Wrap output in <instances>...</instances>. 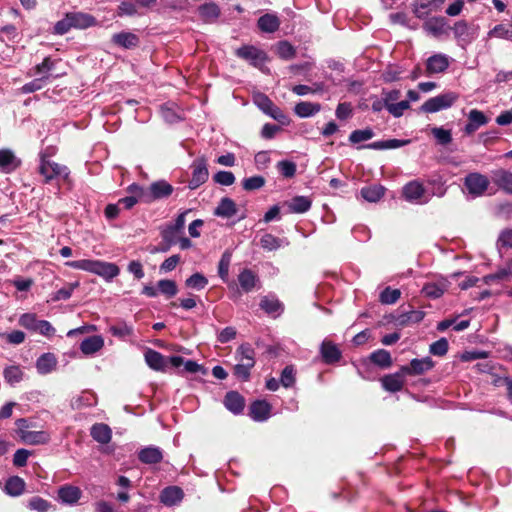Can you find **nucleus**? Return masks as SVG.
Returning <instances> with one entry per match:
<instances>
[{
    "label": "nucleus",
    "mask_w": 512,
    "mask_h": 512,
    "mask_svg": "<svg viewBox=\"0 0 512 512\" xmlns=\"http://www.w3.org/2000/svg\"><path fill=\"white\" fill-rule=\"evenodd\" d=\"M66 265L73 269L94 273L107 281L115 278L120 272L119 267L116 264L100 260H73L66 262Z\"/></svg>",
    "instance_id": "obj_1"
},
{
    "label": "nucleus",
    "mask_w": 512,
    "mask_h": 512,
    "mask_svg": "<svg viewBox=\"0 0 512 512\" xmlns=\"http://www.w3.org/2000/svg\"><path fill=\"white\" fill-rule=\"evenodd\" d=\"M131 196L118 200L119 207L131 209L137 202L150 203L160 198V181H155L149 188H143L136 184L129 186Z\"/></svg>",
    "instance_id": "obj_2"
},
{
    "label": "nucleus",
    "mask_w": 512,
    "mask_h": 512,
    "mask_svg": "<svg viewBox=\"0 0 512 512\" xmlns=\"http://www.w3.org/2000/svg\"><path fill=\"white\" fill-rule=\"evenodd\" d=\"M191 210H185L180 213L175 219L174 223L168 224L164 230H162V252L167 251L171 246L174 245L177 238L184 234L185 217Z\"/></svg>",
    "instance_id": "obj_3"
},
{
    "label": "nucleus",
    "mask_w": 512,
    "mask_h": 512,
    "mask_svg": "<svg viewBox=\"0 0 512 512\" xmlns=\"http://www.w3.org/2000/svg\"><path fill=\"white\" fill-rule=\"evenodd\" d=\"M19 324L27 330L38 332L39 334L52 337L55 334V328L47 320H40L36 314L25 313L21 315Z\"/></svg>",
    "instance_id": "obj_4"
},
{
    "label": "nucleus",
    "mask_w": 512,
    "mask_h": 512,
    "mask_svg": "<svg viewBox=\"0 0 512 512\" xmlns=\"http://www.w3.org/2000/svg\"><path fill=\"white\" fill-rule=\"evenodd\" d=\"M38 171L40 175L44 177V183H49L53 179H57L59 177L67 180L70 174L67 166L60 165L51 160L41 161Z\"/></svg>",
    "instance_id": "obj_5"
},
{
    "label": "nucleus",
    "mask_w": 512,
    "mask_h": 512,
    "mask_svg": "<svg viewBox=\"0 0 512 512\" xmlns=\"http://www.w3.org/2000/svg\"><path fill=\"white\" fill-rule=\"evenodd\" d=\"M235 54L256 68H262L268 60L267 54L253 45H244L238 48Z\"/></svg>",
    "instance_id": "obj_6"
},
{
    "label": "nucleus",
    "mask_w": 512,
    "mask_h": 512,
    "mask_svg": "<svg viewBox=\"0 0 512 512\" xmlns=\"http://www.w3.org/2000/svg\"><path fill=\"white\" fill-rule=\"evenodd\" d=\"M192 168V177L189 180L188 188L191 190H195L205 182H207L209 178V171L207 167V160L204 156L198 157L195 159L191 165Z\"/></svg>",
    "instance_id": "obj_7"
},
{
    "label": "nucleus",
    "mask_w": 512,
    "mask_h": 512,
    "mask_svg": "<svg viewBox=\"0 0 512 512\" xmlns=\"http://www.w3.org/2000/svg\"><path fill=\"white\" fill-rule=\"evenodd\" d=\"M489 184L488 177L478 172L469 173L464 178V185L467 191L476 197L482 196L487 191Z\"/></svg>",
    "instance_id": "obj_8"
},
{
    "label": "nucleus",
    "mask_w": 512,
    "mask_h": 512,
    "mask_svg": "<svg viewBox=\"0 0 512 512\" xmlns=\"http://www.w3.org/2000/svg\"><path fill=\"white\" fill-rule=\"evenodd\" d=\"M434 367V361L430 357L422 359L414 358L408 365L401 366V372L409 376L422 375Z\"/></svg>",
    "instance_id": "obj_9"
},
{
    "label": "nucleus",
    "mask_w": 512,
    "mask_h": 512,
    "mask_svg": "<svg viewBox=\"0 0 512 512\" xmlns=\"http://www.w3.org/2000/svg\"><path fill=\"white\" fill-rule=\"evenodd\" d=\"M424 316L425 312L423 311L410 310L398 314H390L389 321L393 322L396 326L405 327L410 324L421 322Z\"/></svg>",
    "instance_id": "obj_10"
},
{
    "label": "nucleus",
    "mask_w": 512,
    "mask_h": 512,
    "mask_svg": "<svg viewBox=\"0 0 512 512\" xmlns=\"http://www.w3.org/2000/svg\"><path fill=\"white\" fill-rule=\"evenodd\" d=\"M322 361L327 365L339 362L342 358V352L338 346L330 340H323L320 346Z\"/></svg>",
    "instance_id": "obj_11"
},
{
    "label": "nucleus",
    "mask_w": 512,
    "mask_h": 512,
    "mask_svg": "<svg viewBox=\"0 0 512 512\" xmlns=\"http://www.w3.org/2000/svg\"><path fill=\"white\" fill-rule=\"evenodd\" d=\"M254 103L265 114L269 115L282 124L286 123L287 117L280 108L274 105V103L271 101V98H254Z\"/></svg>",
    "instance_id": "obj_12"
},
{
    "label": "nucleus",
    "mask_w": 512,
    "mask_h": 512,
    "mask_svg": "<svg viewBox=\"0 0 512 512\" xmlns=\"http://www.w3.org/2000/svg\"><path fill=\"white\" fill-rule=\"evenodd\" d=\"M489 122V118L480 110L472 109L468 114V121L464 127V133L472 135L481 126L486 125Z\"/></svg>",
    "instance_id": "obj_13"
},
{
    "label": "nucleus",
    "mask_w": 512,
    "mask_h": 512,
    "mask_svg": "<svg viewBox=\"0 0 512 512\" xmlns=\"http://www.w3.org/2000/svg\"><path fill=\"white\" fill-rule=\"evenodd\" d=\"M492 182L502 191L512 195V172L503 168L492 171Z\"/></svg>",
    "instance_id": "obj_14"
},
{
    "label": "nucleus",
    "mask_w": 512,
    "mask_h": 512,
    "mask_svg": "<svg viewBox=\"0 0 512 512\" xmlns=\"http://www.w3.org/2000/svg\"><path fill=\"white\" fill-rule=\"evenodd\" d=\"M404 376L406 375L401 372V368L393 374L384 375L381 378L382 387L391 393L399 392L404 387Z\"/></svg>",
    "instance_id": "obj_15"
},
{
    "label": "nucleus",
    "mask_w": 512,
    "mask_h": 512,
    "mask_svg": "<svg viewBox=\"0 0 512 512\" xmlns=\"http://www.w3.org/2000/svg\"><path fill=\"white\" fill-rule=\"evenodd\" d=\"M423 29L434 37H440L447 31V20L442 16L431 17L424 22Z\"/></svg>",
    "instance_id": "obj_16"
},
{
    "label": "nucleus",
    "mask_w": 512,
    "mask_h": 512,
    "mask_svg": "<svg viewBox=\"0 0 512 512\" xmlns=\"http://www.w3.org/2000/svg\"><path fill=\"white\" fill-rule=\"evenodd\" d=\"M271 408L266 400H255L249 407V415L255 421H265L270 416Z\"/></svg>",
    "instance_id": "obj_17"
},
{
    "label": "nucleus",
    "mask_w": 512,
    "mask_h": 512,
    "mask_svg": "<svg viewBox=\"0 0 512 512\" xmlns=\"http://www.w3.org/2000/svg\"><path fill=\"white\" fill-rule=\"evenodd\" d=\"M111 42L121 48L124 49H132L139 45V37L132 33L122 31L120 33H116L112 36Z\"/></svg>",
    "instance_id": "obj_18"
},
{
    "label": "nucleus",
    "mask_w": 512,
    "mask_h": 512,
    "mask_svg": "<svg viewBox=\"0 0 512 512\" xmlns=\"http://www.w3.org/2000/svg\"><path fill=\"white\" fill-rule=\"evenodd\" d=\"M225 407L234 414H239L244 410L245 399L237 391H229L224 397Z\"/></svg>",
    "instance_id": "obj_19"
},
{
    "label": "nucleus",
    "mask_w": 512,
    "mask_h": 512,
    "mask_svg": "<svg viewBox=\"0 0 512 512\" xmlns=\"http://www.w3.org/2000/svg\"><path fill=\"white\" fill-rule=\"evenodd\" d=\"M260 308L269 315L278 316L284 310L283 303L273 295L263 296L259 303Z\"/></svg>",
    "instance_id": "obj_20"
},
{
    "label": "nucleus",
    "mask_w": 512,
    "mask_h": 512,
    "mask_svg": "<svg viewBox=\"0 0 512 512\" xmlns=\"http://www.w3.org/2000/svg\"><path fill=\"white\" fill-rule=\"evenodd\" d=\"M426 190L418 180H413L404 185L402 194L407 201H417L422 198Z\"/></svg>",
    "instance_id": "obj_21"
},
{
    "label": "nucleus",
    "mask_w": 512,
    "mask_h": 512,
    "mask_svg": "<svg viewBox=\"0 0 512 512\" xmlns=\"http://www.w3.org/2000/svg\"><path fill=\"white\" fill-rule=\"evenodd\" d=\"M184 498V491L179 486H168L162 489V504L174 506Z\"/></svg>",
    "instance_id": "obj_22"
},
{
    "label": "nucleus",
    "mask_w": 512,
    "mask_h": 512,
    "mask_svg": "<svg viewBox=\"0 0 512 512\" xmlns=\"http://www.w3.org/2000/svg\"><path fill=\"white\" fill-rule=\"evenodd\" d=\"M411 142L410 139H388V140H381L376 141L373 143H369L366 145H362L359 147V149L366 148V149H373V150H386V149H396L403 146L408 145Z\"/></svg>",
    "instance_id": "obj_23"
},
{
    "label": "nucleus",
    "mask_w": 512,
    "mask_h": 512,
    "mask_svg": "<svg viewBox=\"0 0 512 512\" xmlns=\"http://www.w3.org/2000/svg\"><path fill=\"white\" fill-rule=\"evenodd\" d=\"M238 282L245 293L251 292L259 283V278L251 269L244 268L238 275Z\"/></svg>",
    "instance_id": "obj_24"
},
{
    "label": "nucleus",
    "mask_w": 512,
    "mask_h": 512,
    "mask_svg": "<svg viewBox=\"0 0 512 512\" xmlns=\"http://www.w3.org/2000/svg\"><path fill=\"white\" fill-rule=\"evenodd\" d=\"M280 23L276 14L266 13L258 19L257 26L264 33H274L279 29Z\"/></svg>",
    "instance_id": "obj_25"
},
{
    "label": "nucleus",
    "mask_w": 512,
    "mask_h": 512,
    "mask_svg": "<svg viewBox=\"0 0 512 512\" xmlns=\"http://www.w3.org/2000/svg\"><path fill=\"white\" fill-rule=\"evenodd\" d=\"M449 66V58L444 54H435L428 58L426 70L428 73H441Z\"/></svg>",
    "instance_id": "obj_26"
},
{
    "label": "nucleus",
    "mask_w": 512,
    "mask_h": 512,
    "mask_svg": "<svg viewBox=\"0 0 512 512\" xmlns=\"http://www.w3.org/2000/svg\"><path fill=\"white\" fill-rule=\"evenodd\" d=\"M455 98H429L422 106L421 110L426 113H435L452 106Z\"/></svg>",
    "instance_id": "obj_27"
},
{
    "label": "nucleus",
    "mask_w": 512,
    "mask_h": 512,
    "mask_svg": "<svg viewBox=\"0 0 512 512\" xmlns=\"http://www.w3.org/2000/svg\"><path fill=\"white\" fill-rule=\"evenodd\" d=\"M21 161L16 158L15 154L9 149L0 150V168L2 171L8 173L17 169Z\"/></svg>",
    "instance_id": "obj_28"
},
{
    "label": "nucleus",
    "mask_w": 512,
    "mask_h": 512,
    "mask_svg": "<svg viewBox=\"0 0 512 512\" xmlns=\"http://www.w3.org/2000/svg\"><path fill=\"white\" fill-rule=\"evenodd\" d=\"M290 213H305L312 205V201L307 196H295L290 201L285 202Z\"/></svg>",
    "instance_id": "obj_29"
},
{
    "label": "nucleus",
    "mask_w": 512,
    "mask_h": 512,
    "mask_svg": "<svg viewBox=\"0 0 512 512\" xmlns=\"http://www.w3.org/2000/svg\"><path fill=\"white\" fill-rule=\"evenodd\" d=\"M104 346V340L99 335H93L85 338L80 344V350L85 355H91L98 352Z\"/></svg>",
    "instance_id": "obj_30"
},
{
    "label": "nucleus",
    "mask_w": 512,
    "mask_h": 512,
    "mask_svg": "<svg viewBox=\"0 0 512 512\" xmlns=\"http://www.w3.org/2000/svg\"><path fill=\"white\" fill-rule=\"evenodd\" d=\"M82 495L79 487L73 485H64L58 490V497L67 504L76 503Z\"/></svg>",
    "instance_id": "obj_31"
},
{
    "label": "nucleus",
    "mask_w": 512,
    "mask_h": 512,
    "mask_svg": "<svg viewBox=\"0 0 512 512\" xmlns=\"http://www.w3.org/2000/svg\"><path fill=\"white\" fill-rule=\"evenodd\" d=\"M71 19L73 28L86 29L96 25V19L90 14L82 12L68 13Z\"/></svg>",
    "instance_id": "obj_32"
},
{
    "label": "nucleus",
    "mask_w": 512,
    "mask_h": 512,
    "mask_svg": "<svg viewBox=\"0 0 512 512\" xmlns=\"http://www.w3.org/2000/svg\"><path fill=\"white\" fill-rule=\"evenodd\" d=\"M90 434L95 441L101 444L109 443L112 437V431L110 427L104 423L94 424L91 427Z\"/></svg>",
    "instance_id": "obj_33"
},
{
    "label": "nucleus",
    "mask_w": 512,
    "mask_h": 512,
    "mask_svg": "<svg viewBox=\"0 0 512 512\" xmlns=\"http://www.w3.org/2000/svg\"><path fill=\"white\" fill-rule=\"evenodd\" d=\"M57 365V358L53 353H44L36 361V368L40 374L51 373Z\"/></svg>",
    "instance_id": "obj_34"
},
{
    "label": "nucleus",
    "mask_w": 512,
    "mask_h": 512,
    "mask_svg": "<svg viewBox=\"0 0 512 512\" xmlns=\"http://www.w3.org/2000/svg\"><path fill=\"white\" fill-rule=\"evenodd\" d=\"M321 110V104L302 101L295 105L294 112L300 118H307L317 114Z\"/></svg>",
    "instance_id": "obj_35"
},
{
    "label": "nucleus",
    "mask_w": 512,
    "mask_h": 512,
    "mask_svg": "<svg viewBox=\"0 0 512 512\" xmlns=\"http://www.w3.org/2000/svg\"><path fill=\"white\" fill-rule=\"evenodd\" d=\"M237 213V207L235 202L228 197H224L220 200L218 206L214 210V215L223 217V218H231Z\"/></svg>",
    "instance_id": "obj_36"
},
{
    "label": "nucleus",
    "mask_w": 512,
    "mask_h": 512,
    "mask_svg": "<svg viewBox=\"0 0 512 512\" xmlns=\"http://www.w3.org/2000/svg\"><path fill=\"white\" fill-rule=\"evenodd\" d=\"M452 29L454 36L464 43H470L475 38L472 29L464 20L456 22Z\"/></svg>",
    "instance_id": "obj_37"
},
{
    "label": "nucleus",
    "mask_w": 512,
    "mask_h": 512,
    "mask_svg": "<svg viewBox=\"0 0 512 512\" xmlns=\"http://www.w3.org/2000/svg\"><path fill=\"white\" fill-rule=\"evenodd\" d=\"M235 358L240 363H248L251 367L255 366V350L248 343L241 344L236 349Z\"/></svg>",
    "instance_id": "obj_38"
},
{
    "label": "nucleus",
    "mask_w": 512,
    "mask_h": 512,
    "mask_svg": "<svg viewBox=\"0 0 512 512\" xmlns=\"http://www.w3.org/2000/svg\"><path fill=\"white\" fill-rule=\"evenodd\" d=\"M369 359L374 365L382 369L391 367L393 363L390 352L385 349H378L372 352Z\"/></svg>",
    "instance_id": "obj_39"
},
{
    "label": "nucleus",
    "mask_w": 512,
    "mask_h": 512,
    "mask_svg": "<svg viewBox=\"0 0 512 512\" xmlns=\"http://www.w3.org/2000/svg\"><path fill=\"white\" fill-rule=\"evenodd\" d=\"M21 439L31 445L44 444L48 441V435L44 431L21 430Z\"/></svg>",
    "instance_id": "obj_40"
},
{
    "label": "nucleus",
    "mask_w": 512,
    "mask_h": 512,
    "mask_svg": "<svg viewBox=\"0 0 512 512\" xmlns=\"http://www.w3.org/2000/svg\"><path fill=\"white\" fill-rule=\"evenodd\" d=\"M25 489V482L19 476L9 477L5 483V492L10 496H19Z\"/></svg>",
    "instance_id": "obj_41"
},
{
    "label": "nucleus",
    "mask_w": 512,
    "mask_h": 512,
    "mask_svg": "<svg viewBox=\"0 0 512 512\" xmlns=\"http://www.w3.org/2000/svg\"><path fill=\"white\" fill-rule=\"evenodd\" d=\"M385 194V188L381 185H373L363 187L361 196L368 202L374 203L379 201Z\"/></svg>",
    "instance_id": "obj_42"
},
{
    "label": "nucleus",
    "mask_w": 512,
    "mask_h": 512,
    "mask_svg": "<svg viewBox=\"0 0 512 512\" xmlns=\"http://www.w3.org/2000/svg\"><path fill=\"white\" fill-rule=\"evenodd\" d=\"M185 359L181 356H163L162 355V372H166L170 369H176L178 373H182L181 367L183 368Z\"/></svg>",
    "instance_id": "obj_43"
},
{
    "label": "nucleus",
    "mask_w": 512,
    "mask_h": 512,
    "mask_svg": "<svg viewBox=\"0 0 512 512\" xmlns=\"http://www.w3.org/2000/svg\"><path fill=\"white\" fill-rule=\"evenodd\" d=\"M138 458L146 464L158 463L160 461V450L151 447L144 448L139 452Z\"/></svg>",
    "instance_id": "obj_44"
},
{
    "label": "nucleus",
    "mask_w": 512,
    "mask_h": 512,
    "mask_svg": "<svg viewBox=\"0 0 512 512\" xmlns=\"http://www.w3.org/2000/svg\"><path fill=\"white\" fill-rule=\"evenodd\" d=\"M431 134L441 146H447L453 140L451 130L444 129L443 127H433Z\"/></svg>",
    "instance_id": "obj_45"
},
{
    "label": "nucleus",
    "mask_w": 512,
    "mask_h": 512,
    "mask_svg": "<svg viewBox=\"0 0 512 512\" xmlns=\"http://www.w3.org/2000/svg\"><path fill=\"white\" fill-rule=\"evenodd\" d=\"M401 297V291L399 289H392L386 287L379 295V301L382 304L390 305L396 303Z\"/></svg>",
    "instance_id": "obj_46"
},
{
    "label": "nucleus",
    "mask_w": 512,
    "mask_h": 512,
    "mask_svg": "<svg viewBox=\"0 0 512 512\" xmlns=\"http://www.w3.org/2000/svg\"><path fill=\"white\" fill-rule=\"evenodd\" d=\"M207 284L208 279L202 273L199 272L192 274L185 281V285L188 288H192L198 291L204 289L207 286Z\"/></svg>",
    "instance_id": "obj_47"
},
{
    "label": "nucleus",
    "mask_w": 512,
    "mask_h": 512,
    "mask_svg": "<svg viewBox=\"0 0 512 512\" xmlns=\"http://www.w3.org/2000/svg\"><path fill=\"white\" fill-rule=\"evenodd\" d=\"M374 131L371 128L354 130L349 135V141L352 144H358L374 137Z\"/></svg>",
    "instance_id": "obj_48"
},
{
    "label": "nucleus",
    "mask_w": 512,
    "mask_h": 512,
    "mask_svg": "<svg viewBox=\"0 0 512 512\" xmlns=\"http://www.w3.org/2000/svg\"><path fill=\"white\" fill-rule=\"evenodd\" d=\"M260 245L267 251H274L281 247L282 240L270 233H266L261 237Z\"/></svg>",
    "instance_id": "obj_49"
},
{
    "label": "nucleus",
    "mask_w": 512,
    "mask_h": 512,
    "mask_svg": "<svg viewBox=\"0 0 512 512\" xmlns=\"http://www.w3.org/2000/svg\"><path fill=\"white\" fill-rule=\"evenodd\" d=\"M109 332L115 337L125 339L126 337L132 335L133 329L125 322H117L116 324L109 327Z\"/></svg>",
    "instance_id": "obj_50"
},
{
    "label": "nucleus",
    "mask_w": 512,
    "mask_h": 512,
    "mask_svg": "<svg viewBox=\"0 0 512 512\" xmlns=\"http://www.w3.org/2000/svg\"><path fill=\"white\" fill-rule=\"evenodd\" d=\"M390 98H385V107L394 117H400L403 115L404 111L410 107V102L408 100H403L398 103H390L388 100Z\"/></svg>",
    "instance_id": "obj_51"
},
{
    "label": "nucleus",
    "mask_w": 512,
    "mask_h": 512,
    "mask_svg": "<svg viewBox=\"0 0 512 512\" xmlns=\"http://www.w3.org/2000/svg\"><path fill=\"white\" fill-rule=\"evenodd\" d=\"M231 263V253L228 251H225L218 263V275L219 277L226 282L228 280L229 276V267Z\"/></svg>",
    "instance_id": "obj_52"
},
{
    "label": "nucleus",
    "mask_w": 512,
    "mask_h": 512,
    "mask_svg": "<svg viewBox=\"0 0 512 512\" xmlns=\"http://www.w3.org/2000/svg\"><path fill=\"white\" fill-rule=\"evenodd\" d=\"M512 275V270L510 268H502L498 270L496 273L488 274L483 277V282L487 285H490L493 282H500L508 280V278Z\"/></svg>",
    "instance_id": "obj_53"
},
{
    "label": "nucleus",
    "mask_w": 512,
    "mask_h": 512,
    "mask_svg": "<svg viewBox=\"0 0 512 512\" xmlns=\"http://www.w3.org/2000/svg\"><path fill=\"white\" fill-rule=\"evenodd\" d=\"M292 91L299 96L324 92L323 84L319 83H314L312 85H296L293 87Z\"/></svg>",
    "instance_id": "obj_54"
},
{
    "label": "nucleus",
    "mask_w": 512,
    "mask_h": 512,
    "mask_svg": "<svg viewBox=\"0 0 512 512\" xmlns=\"http://www.w3.org/2000/svg\"><path fill=\"white\" fill-rule=\"evenodd\" d=\"M421 293L428 298L437 299L444 294V288L436 283H428L423 286Z\"/></svg>",
    "instance_id": "obj_55"
},
{
    "label": "nucleus",
    "mask_w": 512,
    "mask_h": 512,
    "mask_svg": "<svg viewBox=\"0 0 512 512\" xmlns=\"http://www.w3.org/2000/svg\"><path fill=\"white\" fill-rule=\"evenodd\" d=\"M265 178L257 175L249 178H245L242 181L243 189L246 191H253L262 188L265 185Z\"/></svg>",
    "instance_id": "obj_56"
},
{
    "label": "nucleus",
    "mask_w": 512,
    "mask_h": 512,
    "mask_svg": "<svg viewBox=\"0 0 512 512\" xmlns=\"http://www.w3.org/2000/svg\"><path fill=\"white\" fill-rule=\"evenodd\" d=\"M280 174L285 178H292L296 174L297 166L289 160H282L277 163Z\"/></svg>",
    "instance_id": "obj_57"
},
{
    "label": "nucleus",
    "mask_w": 512,
    "mask_h": 512,
    "mask_svg": "<svg viewBox=\"0 0 512 512\" xmlns=\"http://www.w3.org/2000/svg\"><path fill=\"white\" fill-rule=\"evenodd\" d=\"M0 33L3 35V37H0L1 41H9V42H17L19 39V32L17 28L12 25L8 24L0 28Z\"/></svg>",
    "instance_id": "obj_58"
},
{
    "label": "nucleus",
    "mask_w": 512,
    "mask_h": 512,
    "mask_svg": "<svg viewBox=\"0 0 512 512\" xmlns=\"http://www.w3.org/2000/svg\"><path fill=\"white\" fill-rule=\"evenodd\" d=\"M295 48L287 41H280L277 45V54L284 60L292 59L295 56Z\"/></svg>",
    "instance_id": "obj_59"
},
{
    "label": "nucleus",
    "mask_w": 512,
    "mask_h": 512,
    "mask_svg": "<svg viewBox=\"0 0 512 512\" xmlns=\"http://www.w3.org/2000/svg\"><path fill=\"white\" fill-rule=\"evenodd\" d=\"M253 367L249 366L248 363H240L238 362L234 367H233V374L238 378L240 379L241 381H248L250 379V375H251V369Z\"/></svg>",
    "instance_id": "obj_60"
},
{
    "label": "nucleus",
    "mask_w": 512,
    "mask_h": 512,
    "mask_svg": "<svg viewBox=\"0 0 512 512\" xmlns=\"http://www.w3.org/2000/svg\"><path fill=\"white\" fill-rule=\"evenodd\" d=\"M280 383L285 388H290L295 383V370L292 365L286 366L281 373Z\"/></svg>",
    "instance_id": "obj_61"
},
{
    "label": "nucleus",
    "mask_w": 512,
    "mask_h": 512,
    "mask_svg": "<svg viewBox=\"0 0 512 512\" xmlns=\"http://www.w3.org/2000/svg\"><path fill=\"white\" fill-rule=\"evenodd\" d=\"M449 343L446 338H440L430 345V353L435 356H444L448 352Z\"/></svg>",
    "instance_id": "obj_62"
},
{
    "label": "nucleus",
    "mask_w": 512,
    "mask_h": 512,
    "mask_svg": "<svg viewBox=\"0 0 512 512\" xmlns=\"http://www.w3.org/2000/svg\"><path fill=\"white\" fill-rule=\"evenodd\" d=\"M199 13L207 20L215 19L219 15V8L214 3L204 4L200 6Z\"/></svg>",
    "instance_id": "obj_63"
},
{
    "label": "nucleus",
    "mask_w": 512,
    "mask_h": 512,
    "mask_svg": "<svg viewBox=\"0 0 512 512\" xmlns=\"http://www.w3.org/2000/svg\"><path fill=\"white\" fill-rule=\"evenodd\" d=\"M489 36L503 39H512V28L504 24H498L489 32Z\"/></svg>",
    "instance_id": "obj_64"
}]
</instances>
